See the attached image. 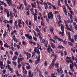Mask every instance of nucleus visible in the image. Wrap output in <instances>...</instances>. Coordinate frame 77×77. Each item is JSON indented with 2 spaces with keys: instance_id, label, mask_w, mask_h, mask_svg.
Returning <instances> with one entry per match:
<instances>
[{
  "instance_id": "1",
  "label": "nucleus",
  "mask_w": 77,
  "mask_h": 77,
  "mask_svg": "<svg viewBox=\"0 0 77 77\" xmlns=\"http://www.w3.org/2000/svg\"><path fill=\"white\" fill-rule=\"evenodd\" d=\"M48 19L52 20L53 18V13L51 12H50L48 14Z\"/></svg>"
},
{
  "instance_id": "2",
  "label": "nucleus",
  "mask_w": 77,
  "mask_h": 77,
  "mask_svg": "<svg viewBox=\"0 0 77 77\" xmlns=\"http://www.w3.org/2000/svg\"><path fill=\"white\" fill-rule=\"evenodd\" d=\"M61 29L62 32H60V34H61L62 36H64L65 34L64 33V26H63V25L61 24Z\"/></svg>"
},
{
  "instance_id": "3",
  "label": "nucleus",
  "mask_w": 77,
  "mask_h": 77,
  "mask_svg": "<svg viewBox=\"0 0 77 77\" xmlns=\"http://www.w3.org/2000/svg\"><path fill=\"white\" fill-rule=\"evenodd\" d=\"M56 60V58H54L53 60L52 61V62L49 68L50 69H51V68H53V66H54V62H55Z\"/></svg>"
},
{
  "instance_id": "4",
  "label": "nucleus",
  "mask_w": 77,
  "mask_h": 77,
  "mask_svg": "<svg viewBox=\"0 0 77 77\" xmlns=\"http://www.w3.org/2000/svg\"><path fill=\"white\" fill-rule=\"evenodd\" d=\"M65 26L66 28H67L68 30H69V31H71V32H72V33H74V32L73 31V29H72V28H69V27L68 26V25L67 24H66Z\"/></svg>"
},
{
  "instance_id": "5",
  "label": "nucleus",
  "mask_w": 77,
  "mask_h": 77,
  "mask_svg": "<svg viewBox=\"0 0 77 77\" xmlns=\"http://www.w3.org/2000/svg\"><path fill=\"white\" fill-rule=\"evenodd\" d=\"M69 66L70 71L73 72H74V69L73 67H74V65H72L71 64H70Z\"/></svg>"
},
{
  "instance_id": "6",
  "label": "nucleus",
  "mask_w": 77,
  "mask_h": 77,
  "mask_svg": "<svg viewBox=\"0 0 77 77\" xmlns=\"http://www.w3.org/2000/svg\"><path fill=\"white\" fill-rule=\"evenodd\" d=\"M42 37L40 36V41L41 43H43V44H45V42H46V41H45V39H42Z\"/></svg>"
},
{
  "instance_id": "7",
  "label": "nucleus",
  "mask_w": 77,
  "mask_h": 77,
  "mask_svg": "<svg viewBox=\"0 0 77 77\" xmlns=\"http://www.w3.org/2000/svg\"><path fill=\"white\" fill-rule=\"evenodd\" d=\"M47 50L48 51L49 53H50V51L52 52L53 50L51 48V47L49 45L48 46V48L47 49Z\"/></svg>"
},
{
  "instance_id": "8",
  "label": "nucleus",
  "mask_w": 77,
  "mask_h": 77,
  "mask_svg": "<svg viewBox=\"0 0 77 77\" xmlns=\"http://www.w3.org/2000/svg\"><path fill=\"white\" fill-rule=\"evenodd\" d=\"M26 56L27 57V59L28 60V59H29V58H30L31 57V54L27 52Z\"/></svg>"
},
{
  "instance_id": "9",
  "label": "nucleus",
  "mask_w": 77,
  "mask_h": 77,
  "mask_svg": "<svg viewBox=\"0 0 77 77\" xmlns=\"http://www.w3.org/2000/svg\"><path fill=\"white\" fill-rule=\"evenodd\" d=\"M14 33H15V34H16V35L17 34V30L15 29L14 30V31H12L11 32V35H12V36L13 35H14Z\"/></svg>"
},
{
  "instance_id": "10",
  "label": "nucleus",
  "mask_w": 77,
  "mask_h": 77,
  "mask_svg": "<svg viewBox=\"0 0 77 77\" xmlns=\"http://www.w3.org/2000/svg\"><path fill=\"white\" fill-rule=\"evenodd\" d=\"M36 3L38 5V7L37 8L41 11L42 10L41 8V7L39 6V2H38V1L37 0L36 1Z\"/></svg>"
},
{
  "instance_id": "11",
  "label": "nucleus",
  "mask_w": 77,
  "mask_h": 77,
  "mask_svg": "<svg viewBox=\"0 0 77 77\" xmlns=\"http://www.w3.org/2000/svg\"><path fill=\"white\" fill-rule=\"evenodd\" d=\"M26 69H30V67L29 64V63H26Z\"/></svg>"
},
{
  "instance_id": "12",
  "label": "nucleus",
  "mask_w": 77,
  "mask_h": 77,
  "mask_svg": "<svg viewBox=\"0 0 77 77\" xmlns=\"http://www.w3.org/2000/svg\"><path fill=\"white\" fill-rule=\"evenodd\" d=\"M7 3L9 5V6H11V5L12 1H11V0H7Z\"/></svg>"
},
{
  "instance_id": "13",
  "label": "nucleus",
  "mask_w": 77,
  "mask_h": 77,
  "mask_svg": "<svg viewBox=\"0 0 77 77\" xmlns=\"http://www.w3.org/2000/svg\"><path fill=\"white\" fill-rule=\"evenodd\" d=\"M63 11L64 12L65 14H66V15H67V11H66V8L65 7H64L63 8Z\"/></svg>"
},
{
  "instance_id": "14",
  "label": "nucleus",
  "mask_w": 77,
  "mask_h": 77,
  "mask_svg": "<svg viewBox=\"0 0 77 77\" xmlns=\"http://www.w3.org/2000/svg\"><path fill=\"white\" fill-rule=\"evenodd\" d=\"M31 8V5H27V6L26 7V11H27L29 9H30Z\"/></svg>"
},
{
  "instance_id": "15",
  "label": "nucleus",
  "mask_w": 77,
  "mask_h": 77,
  "mask_svg": "<svg viewBox=\"0 0 77 77\" xmlns=\"http://www.w3.org/2000/svg\"><path fill=\"white\" fill-rule=\"evenodd\" d=\"M17 58L18 57H17V56H14L13 57L12 60H14V61H15V60H16Z\"/></svg>"
},
{
  "instance_id": "16",
  "label": "nucleus",
  "mask_w": 77,
  "mask_h": 77,
  "mask_svg": "<svg viewBox=\"0 0 77 77\" xmlns=\"http://www.w3.org/2000/svg\"><path fill=\"white\" fill-rule=\"evenodd\" d=\"M67 35H68V36L69 37V40H70V39L71 38V33H70L69 32H67Z\"/></svg>"
},
{
  "instance_id": "17",
  "label": "nucleus",
  "mask_w": 77,
  "mask_h": 77,
  "mask_svg": "<svg viewBox=\"0 0 77 77\" xmlns=\"http://www.w3.org/2000/svg\"><path fill=\"white\" fill-rule=\"evenodd\" d=\"M22 69H23V71L24 72L25 74H27V70H26L24 67H23Z\"/></svg>"
},
{
  "instance_id": "18",
  "label": "nucleus",
  "mask_w": 77,
  "mask_h": 77,
  "mask_svg": "<svg viewBox=\"0 0 77 77\" xmlns=\"http://www.w3.org/2000/svg\"><path fill=\"white\" fill-rule=\"evenodd\" d=\"M31 5L33 8H34L35 9L36 8V5H34L33 3H31Z\"/></svg>"
},
{
  "instance_id": "19",
  "label": "nucleus",
  "mask_w": 77,
  "mask_h": 77,
  "mask_svg": "<svg viewBox=\"0 0 77 77\" xmlns=\"http://www.w3.org/2000/svg\"><path fill=\"white\" fill-rule=\"evenodd\" d=\"M67 22L69 24L70 23H72L73 22V20H67Z\"/></svg>"
},
{
  "instance_id": "20",
  "label": "nucleus",
  "mask_w": 77,
  "mask_h": 77,
  "mask_svg": "<svg viewBox=\"0 0 77 77\" xmlns=\"http://www.w3.org/2000/svg\"><path fill=\"white\" fill-rule=\"evenodd\" d=\"M51 47L53 48H56V47H55V45H54V44L53 43H51Z\"/></svg>"
},
{
  "instance_id": "21",
  "label": "nucleus",
  "mask_w": 77,
  "mask_h": 77,
  "mask_svg": "<svg viewBox=\"0 0 77 77\" xmlns=\"http://www.w3.org/2000/svg\"><path fill=\"white\" fill-rule=\"evenodd\" d=\"M12 64L14 65V66H17V62H15L14 61H13L12 62Z\"/></svg>"
},
{
  "instance_id": "22",
  "label": "nucleus",
  "mask_w": 77,
  "mask_h": 77,
  "mask_svg": "<svg viewBox=\"0 0 77 77\" xmlns=\"http://www.w3.org/2000/svg\"><path fill=\"white\" fill-rule=\"evenodd\" d=\"M37 45H38L37 46V48L38 49H40V50H42V48H41V46L39 45V44H37Z\"/></svg>"
},
{
  "instance_id": "23",
  "label": "nucleus",
  "mask_w": 77,
  "mask_h": 77,
  "mask_svg": "<svg viewBox=\"0 0 77 77\" xmlns=\"http://www.w3.org/2000/svg\"><path fill=\"white\" fill-rule=\"evenodd\" d=\"M75 47H73V48L71 49V50L73 52V53H75Z\"/></svg>"
},
{
  "instance_id": "24",
  "label": "nucleus",
  "mask_w": 77,
  "mask_h": 77,
  "mask_svg": "<svg viewBox=\"0 0 77 77\" xmlns=\"http://www.w3.org/2000/svg\"><path fill=\"white\" fill-rule=\"evenodd\" d=\"M16 74H17V75L18 76V77H20V75H21V74H19L18 73V70H17L16 72Z\"/></svg>"
},
{
  "instance_id": "25",
  "label": "nucleus",
  "mask_w": 77,
  "mask_h": 77,
  "mask_svg": "<svg viewBox=\"0 0 77 77\" xmlns=\"http://www.w3.org/2000/svg\"><path fill=\"white\" fill-rule=\"evenodd\" d=\"M37 16L36 15H34V21H36L37 20Z\"/></svg>"
},
{
  "instance_id": "26",
  "label": "nucleus",
  "mask_w": 77,
  "mask_h": 77,
  "mask_svg": "<svg viewBox=\"0 0 77 77\" xmlns=\"http://www.w3.org/2000/svg\"><path fill=\"white\" fill-rule=\"evenodd\" d=\"M40 61V60H39V59L35 61V64H36V65H37L38 63V62H39Z\"/></svg>"
},
{
  "instance_id": "27",
  "label": "nucleus",
  "mask_w": 77,
  "mask_h": 77,
  "mask_svg": "<svg viewBox=\"0 0 77 77\" xmlns=\"http://www.w3.org/2000/svg\"><path fill=\"white\" fill-rule=\"evenodd\" d=\"M0 66H3V61H2L0 63Z\"/></svg>"
},
{
  "instance_id": "28",
  "label": "nucleus",
  "mask_w": 77,
  "mask_h": 77,
  "mask_svg": "<svg viewBox=\"0 0 77 77\" xmlns=\"http://www.w3.org/2000/svg\"><path fill=\"white\" fill-rule=\"evenodd\" d=\"M21 62V60H20V58H18L17 59V63H20Z\"/></svg>"
},
{
  "instance_id": "29",
  "label": "nucleus",
  "mask_w": 77,
  "mask_h": 77,
  "mask_svg": "<svg viewBox=\"0 0 77 77\" xmlns=\"http://www.w3.org/2000/svg\"><path fill=\"white\" fill-rule=\"evenodd\" d=\"M56 67H57V68H59V63H55Z\"/></svg>"
},
{
  "instance_id": "30",
  "label": "nucleus",
  "mask_w": 77,
  "mask_h": 77,
  "mask_svg": "<svg viewBox=\"0 0 77 77\" xmlns=\"http://www.w3.org/2000/svg\"><path fill=\"white\" fill-rule=\"evenodd\" d=\"M22 66V65H21V64L19 63L17 66V67L18 68H20V67H21V66Z\"/></svg>"
},
{
  "instance_id": "31",
  "label": "nucleus",
  "mask_w": 77,
  "mask_h": 77,
  "mask_svg": "<svg viewBox=\"0 0 77 77\" xmlns=\"http://www.w3.org/2000/svg\"><path fill=\"white\" fill-rule=\"evenodd\" d=\"M5 2L2 1H0V5H3V4Z\"/></svg>"
},
{
  "instance_id": "32",
  "label": "nucleus",
  "mask_w": 77,
  "mask_h": 77,
  "mask_svg": "<svg viewBox=\"0 0 77 77\" xmlns=\"http://www.w3.org/2000/svg\"><path fill=\"white\" fill-rule=\"evenodd\" d=\"M7 66L9 70L10 69H12V68H11V66H10V65L8 64L7 65Z\"/></svg>"
},
{
  "instance_id": "33",
  "label": "nucleus",
  "mask_w": 77,
  "mask_h": 77,
  "mask_svg": "<svg viewBox=\"0 0 77 77\" xmlns=\"http://www.w3.org/2000/svg\"><path fill=\"white\" fill-rule=\"evenodd\" d=\"M8 30L9 31V32H10L11 30H12V27L10 26L8 28Z\"/></svg>"
},
{
  "instance_id": "34",
  "label": "nucleus",
  "mask_w": 77,
  "mask_h": 77,
  "mask_svg": "<svg viewBox=\"0 0 77 77\" xmlns=\"http://www.w3.org/2000/svg\"><path fill=\"white\" fill-rule=\"evenodd\" d=\"M4 12H5L6 13V14L8 13V12H9V10L7 9H5L4 10Z\"/></svg>"
},
{
  "instance_id": "35",
  "label": "nucleus",
  "mask_w": 77,
  "mask_h": 77,
  "mask_svg": "<svg viewBox=\"0 0 77 77\" xmlns=\"http://www.w3.org/2000/svg\"><path fill=\"white\" fill-rule=\"evenodd\" d=\"M58 48H60V49H61V48H65L64 47H63V46H59L57 47Z\"/></svg>"
},
{
  "instance_id": "36",
  "label": "nucleus",
  "mask_w": 77,
  "mask_h": 77,
  "mask_svg": "<svg viewBox=\"0 0 77 77\" xmlns=\"http://www.w3.org/2000/svg\"><path fill=\"white\" fill-rule=\"evenodd\" d=\"M32 57H35V53L34 52H32Z\"/></svg>"
},
{
  "instance_id": "37",
  "label": "nucleus",
  "mask_w": 77,
  "mask_h": 77,
  "mask_svg": "<svg viewBox=\"0 0 77 77\" xmlns=\"http://www.w3.org/2000/svg\"><path fill=\"white\" fill-rule=\"evenodd\" d=\"M64 56H66L67 54H68V52L66 51H64Z\"/></svg>"
},
{
  "instance_id": "38",
  "label": "nucleus",
  "mask_w": 77,
  "mask_h": 77,
  "mask_svg": "<svg viewBox=\"0 0 77 77\" xmlns=\"http://www.w3.org/2000/svg\"><path fill=\"white\" fill-rule=\"evenodd\" d=\"M69 60V62H70V63H72L71 65H74V63L72 62V60Z\"/></svg>"
},
{
  "instance_id": "39",
  "label": "nucleus",
  "mask_w": 77,
  "mask_h": 77,
  "mask_svg": "<svg viewBox=\"0 0 77 77\" xmlns=\"http://www.w3.org/2000/svg\"><path fill=\"white\" fill-rule=\"evenodd\" d=\"M22 5H23V4H20V7H17V9H19L20 10H21V7H22Z\"/></svg>"
},
{
  "instance_id": "40",
  "label": "nucleus",
  "mask_w": 77,
  "mask_h": 77,
  "mask_svg": "<svg viewBox=\"0 0 77 77\" xmlns=\"http://www.w3.org/2000/svg\"><path fill=\"white\" fill-rule=\"evenodd\" d=\"M38 35H39V38H40V36H42V33L41 32H39L38 33Z\"/></svg>"
},
{
  "instance_id": "41",
  "label": "nucleus",
  "mask_w": 77,
  "mask_h": 77,
  "mask_svg": "<svg viewBox=\"0 0 77 77\" xmlns=\"http://www.w3.org/2000/svg\"><path fill=\"white\" fill-rule=\"evenodd\" d=\"M28 38L29 39H31V40H32L33 39V38H32V35H30L29 36Z\"/></svg>"
},
{
  "instance_id": "42",
  "label": "nucleus",
  "mask_w": 77,
  "mask_h": 77,
  "mask_svg": "<svg viewBox=\"0 0 77 77\" xmlns=\"http://www.w3.org/2000/svg\"><path fill=\"white\" fill-rule=\"evenodd\" d=\"M13 22V20H11L9 21H8V23H10V24H12Z\"/></svg>"
},
{
  "instance_id": "43",
  "label": "nucleus",
  "mask_w": 77,
  "mask_h": 77,
  "mask_svg": "<svg viewBox=\"0 0 77 77\" xmlns=\"http://www.w3.org/2000/svg\"><path fill=\"white\" fill-rule=\"evenodd\" d=\"M52 7L53 9H54V10H56V7H55V6H54V5H52Z\"/></svg>"
},
{
  "instance_id": "44",
  "label": "nucleus",
  "mask_w": 77,
  "mask_h": 77,
  "mask_svg": "<svg viewBox=\"0 0 77 77\" xmlns=\"http://www.w3.org/2000/svg\"><path fill=\"white\" fill-rule=\"evenodd\" d=\"M68 74L70 75H73V74L71 72V71L69 72Z\"/></svg>"
},
{
  "instance_id": "45",
  "label": "nucleus",
  "mask_w": 77,
  "mask_h": 77,
  "mask_svg": "<svg viewBox=\"0 0 77 77\" xmlns=\"http://www.w3.org/2000/svg\"><path fill=\"white\" fill-rule=\"evenodd\" d=\"M57 17L58 18L59 20H60V18H61V17H60V15L59 14H58Z\"/></svg>"
},
{
  "instance_id": "46",
  "label": "nucleus",
  "mask_w": 77,
  "mask_h": 77,
  "mask_svg": "<svg viewBox=\"0 0 77 77\" xmlns=\"http://www.w3.org/2000/svg\"><path fill=\"white\" fill-rule=\"evenodd\" d=\"M7 63L8 64H11V61H9V60H8L7 61Z\"/></svg>"
},
{
  "instance_id": "47",
  "label": "nucleus",
  "mask_w": 77,
  "mask_h": 77,
  "mask_svg": "<svg viewBox=\"0 0 77 77\" xmlns=\"http://www.w3.org/2000/svg\"><path fill=\"white\" fill-rule=\"evenodd\" d=\"M58 4L59 6H61V5H60V0H59L58 1Z\"/></svg>"
},
{
  "instance_id": "48",
  "label": "nucleus",
  "mask_w": 77,
  "mask_h": 77,
  "mask_svg": "<svg viewBox=\"0 0 77 77\" xmlns=\"http://www.w3.org/2000/svg\"><path fill=\"white\" fill-rule=\"evenodd\" d=\"M37 50V48H36V47H35L34 49V52L35 53H36V50Z\"/></svg>"
},
{
  "instance_id": "49",
  "label": "nucleus",
  "mask_w": 77,
  "mask_h": 77,
  "mask_svg": "<svg viewBox=\"0 0 77 77\" xmlns=\"http://www.w3.org/2000/svg\"><path fill=\"white\" fill-rule=\"evenodd\" d=\"M36 30V32H37L38 33L39 32H40V30L39 29H38V28H37Z\"/></svg>"
},
{
  "instance_id": "50",
  "label": "nucleus",
  "mask_w": 77,
  "mask_h": 77,
  "mask_svg": "<svg viewBox=\"0 0 77 77\" xmlns=\"http://www.w3.org/2000/svg\"><path fill=\"white\" fill-rule=\"evenodd\" d=\"M4 47H5L7 48H8V44L7 43L4 44Z\"/></svg>"
},
{
  "instance_id": "51",
  "label": "nucleus",
  "mask_w": 77,
  "mask_h": 77,
  "mask_svg": "<svg viewBox=\"0 0 77 77\" xmlns=\"http://www.w3.org/2000/svg\"><path fill=\"white\" fill-rule=\"evenodd\" d=\"M26 42L24 41V40H23L22 41V44H23V45H26Z\"/></svg>"
},
{
  "instance_id": "52",
  "label": "nucleus",
  "mask_w": 77,
  "mask_h": 77,
  "mask_svg": "<svg viewBox=\"0 0 77 77\" xmlns=\"http://www.w3.org/2000/svg\"><path fill=\"white\" fill-rule=\"evenodd\" d=\"M57 39L59 41H61V42H62V41H63V39H62L58 38H57Z\"/></svg>"
},
{
  "instance_id": "53",
  "label": "nucleus",
  "mask_w": 77,
  "mask_h": 77,
  "mask_svg": "<svg viewBox=\"0 0 77 77\" xmlns=\"http://www.w3.org/2000/svg\"><path fill=\"white\" fill-rule=\"evenodd\" d=\"M36 53H37L38 54H40V52L39 51V49H38L37 50Z\"/></svg>"
},
{
  "instance_id": "54",
  "label": "nucleus",
  "mask_w": 77,
  "mask_h": 77,
  "mask_svg": "<svg viewBox=\"0 0 77 77\" xmlns=\"http://www.w3.org/2000/svg\"><path fill=\"white\" fill-rule=\"evenodd\" d=\"M6 35H7V32H6V31H5V33H4L3 34L4 37L6 36Z\"/></svg>"
},
{
  "instance_id": "55",
  "label": "nucleus",
  "mask_w": 77,
  "mask_h": 77,
  "mask_svg": "<svg viewBox=\"0 0 77 77\" xmlns=\"http://www.w3.org/2000/svg\"><path fill=\"white\" fill-rule=\"evenodd\" d=\"M14 15L15 17H18V16H17V13H14Z\"/></svg>"
},
{
  "instance_id": "56",
  "label": "nucleus",
  "mask_w": 77,
  "mask_h": 77,
  "mask_svg": "<svg viewBox=\"0 0 77 77\" xmlns=\"http://www.w3.org/2000/svg\"><path fill=\"white\" fill-rule=\"evenodd\" d=\"M10 54H11V55H13V54H14V52L12 51H10Z\"/></svg>"
},
{
  "instance_id": "57",
  "label": "nucleus",
  "mask_w": 77,
  "mask_h": 77,
  "mask_svg": "<svg viewBox=\"0 0 77 77\" xmlns=\"http://www.w3.org/2000/svg\"><path fill=\"white\" fill-rule=\"evenodd\" d=\"M33 32L35 35V36H37V34H36V32L35 31L33 30Z\"/></svg>"
},
{
  "instance_id": "58",
  "label": "nucleus",
  "mask_w": 77,
  "mask_h": 77,
  "mask_svg": "<svg viewBox=\"0 0 77 77\" xmlns=\"http://www.w3.org/2000/svg\"><path fill=\"white\" fill-rule=\"evenodd\" d=\"M25 36H26V38H28L29 36V34H25Z\"/></svg>"
},
{
  "instance_id": "59",
  "label": "nucleus",
  "mask_w": 77,
  "mask_h": 77,
  "mask_svg": "<svg viewBox=\"0 0 77 77\" xmlns=\"http://www.w3.org/2000/svg\"><path fill=\"white\" fill-rule=\"evenodd\" d=\"M63 44H67V42L66 41L64 40L63 41Z\"/></svg>"
},
{
  "instance_id": "60",
  "label": "nucleus",
  "mask_w": 77,
  "mask_h": 77,
  "mask_svg": "<svg viewBox=\"0 0 77 77\" xmlns=\"http://www.w3.org/2000/svg\"><path fill=\"white\" fill-rule=\"evenodd\" d=\"M46 44L45 45V46L46 47H48V46H47V45H48V41H46Z\"/></svg>"
},
{
  "instance_id": "61",
  "label": "nucleus",
  "mask_w": 77,
  "mask_h": 77,
  "mask_svg": "<svg viewBox=\"0 0 77 77\" xmlns=\"http://www.w3.org/2000/svg\"><path fill=\"white\" fill-rule=\"evenodd\" d=\"M33 74H32L31 75H29V76H28L27 77H33Z\"/></svg>"
},
{
  "instance_id": "62",
  "label": "nucleus",
  "mask_w": 77,
  "mask_h": 77,
  "mask_svg": "<svg viewBox=\"0 0 77 77\" xmlns=\"http://www.w3.org/2000/svg\"><path fill=\"white\" fill-rule=\"evenodd\" d=\"M18 24H21V20L19 19L18 20Z\"/></svg>"
},
{
  "instance_id": "63",
  "label": "nucleus",
  "mask_w": 77,
  "mask_h": 77,
  "mask_svg": "<svg viewBox=\"0 0 77 77\" xmlns=\"http://www.w3.org/2000/svg\"><path fill=\"white\" fill-rule=\"evenodd\" d=\"M33 39L34 41H36L37 40V38H36V37H33Z\"/></svg>"
},
{
  "instance_id": "64",
  "label": "nucleus",
  "mask_w": 77,
  "mask_h": 77,
  "mask_svg": "<svg viewBox=\"0 0 77 77\" xmlns=\"http://www.w3.org/2000/svg\"><path fill=\"white\" fill-rule=\"evenodd\" d=\"M74 20H75V21H76V23H77V17H76V16L75 17Z\"/></svg>"
}]
</instances>
